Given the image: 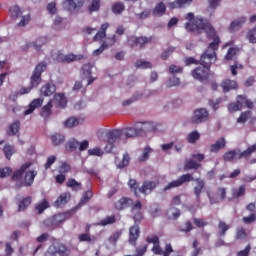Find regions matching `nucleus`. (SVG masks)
<instances>
[{"label": "nucleus", "instance_id": "1", "mask_svg": "<svg viewBox=\"0 0 256 256\" xmlns=\"http://www.w3.org/2000/svg\"><path fill=\"white\" fill-rule=\"evenodd\" d=\"M185 29L188 33H194V35H201L205 31L207 38L212 39V42L208 45L206 51L201 55L199 65L211 69V65L217 61V51H219V45H221V38L217 35V31L211 25L203 20L197 19L195 24H185Z\"/></svg>", "mask_w": 256, "mask_h": 256}, {"label": "nucleus", "instance_id": "2", "mask_svg": "<svg viewBox=\"0 0 256 256\" xmlns=\"http://www.w3.org/2000/svg\"><path fill=\"white\" fill-rule=\"evenodd\" d=\"M191 181H195L196 186L194 187V195L196 197L197 203H201V193H203V189H205V180L201 178L193 177V174L187 173L178 177L177 180L171 181L164 187V191H170V189H175L177 187H181L184 183H191Z\"/></svg>", "mask_w": 256, "mask_h": 256}, {"label": "nucleus", "instance_id": "3", "mask_svg": "<svg viewBox=\"0 0 256 256\" xmlns=\"http://www.w3.org/2000/svg\"><path fill=\"white\" fill-rule=\"evenodd\" d=\"M256 151V144H253L252 146L248 147L246 150L241 151V149H234L227 151L223 155V160L224 161H239L240 159H247L253 155Z\"/></svg>", "mask_w": 256, "mask_h": 256}, {"label": "nucleus", "instance_id": "4", "mask_svg": "<svg viewBox=\"0 0 256 256\" xmlns=\"http://www.w3.org/2000/svg\"><path fill=\"white\" fill-rule=\"evenodd\" d=\"M71 217H73V211H67L48 218L47 220H45V224L47 225V227H52V229H55L57 226L61 225L63 221L71 219Z\"/></svg>", "mask_w": 256, "mask_h": 256}, {"label": "nucleus", "instance_id": "5", "mask_svg": "<svg viewBox=\"0 0 256 256\" xmlns=\"http://www.w3.org/2000/svg\"><path fill=\"white\" fill-rule=\"evenodd\" d=\"M47 69V63L40 62L35 67L33 74L30 78V87H39L41 85V75H43L44 71Z\"/></svg>", "mask_w": 256, "mask_h": 256}, {"label": "nucleus", "instance_id": "6", "mask_svg": "<svg viewBox=\"0 0 256 256\" xmlns=\"http://www.w3.org/2000/svg\"><path fill=\"white\" fill-rule=\"evenodd\" d=\"M191 76L196 81H200V83H205L209 81V77H211V69L205 66H198L191 71Z\"/></svg>", "mask_w": 256, "mask_h": 256}, {"label": "nucleus", "instance_id": "7", "mask_svg": "<svg viewBox=\"0 0 256 256\" xmlns=\"http://www.w3.org/2000/svg\"><path fill=\"white\" fill-rule=\"evenodd\" d=\"M54 59L55 61H57V63H64L66 65H69V63H74V61H81L82 59H85V56L73 53L63 54L61 51H58Z\"/></svg>", "mask_w": 256, "mask_h": 256}, {"label": "nucleus", "instance_id": "8", "mask_svg": "<svg viewBox=\"0 0 256 256\" xmlns=\"http://www.w3.org/2000/svg\"><path fill=\"white\" fill-rule=\"evenodd\" d=\"M48 256H69L71 255V250L65 246V244L56 243L49 246L47 250Z\"/></svg>", "mask_w": 256, "mask_h": 256}, {"label": "nucleus", "instance_id": "9", "mask_svg": "<svg viewBox=\"0 0 256 256\" xmlns=\"http://www.w3.org/2000/svg\"><path fill=\"white\" fill-rule=\"evenodd\" d=\"M151 41H153L152 36L150 37H146V36H140V37H136V36H131L128 39V44L132 49H135V47H139V49H143V47H145V45H148V43H151Z\"/></svg>", "mask_w": 256, "mask_h": 256}, {"label": "nucleus", "instance_id": "10", "mask_svg": "<svg viewBox=\"0 0 256 256\" xmlns=\"http://www.w3.org/2000/svg\"><path fill=\"white\" fill-rule=\"evenodd\" d=\"M209 119V111L205 108H198L194 110V113L191 117V121L193 125H199L201 123H205Z\"/></svg>", "mask_w": 256, "mask_h": 256}, {"label": "nucleus", "instance_id": "11", "mask_svg": "<svg viewBox=\"0 0 256 256\" xmlns=\"http://www.w3.org/2000/svg\"><path fill=\"white\" fill-rule=\"evenodd\" d=\"M121 137H123V131L121 130L114 129L106 133V139L108 145H110V149L115 147V143H117Z\"/></svg>", "mask_w": 256, "mask_h": 256}, {"label": "nucleus", "instance_id": "12", "mask_svg": "<svg viewBox=\"0 0 256 256\" xmlns=\"http://www.w3.org/2000/svg\"><path fill=\"white\" fill-rule=\"evenodd\" d=\"M141 237V229L139 225L135 224L129 228L128 243L133 247H137V241Z\"/></svg>", "mask_w": 256, "mask_h": 256}, {"label": "nucleus", "instance_id": "13", "mask_svg": "<svg viewBox=\"0 0 256 256\" xmlns=\"http://www.w3.org/2000/svg\"><path fill=\"white\" fill-rule=\"evenodd\" d=\"M64 5L68 11H79L85 5V0H64Z\"/></svg>", "mask_w": 256, "mask_h": 256}, {"label": "nucleus", "instance_id": "14", "mask_svg": "<svg viewBox=\"0 0 256 256\" xmlns=\"http://www.w3.org/2000/svg\"><path fill=\"white\" fill-rule=\"evenodd\" d=\"M50 101H53L58 109H65L67 107V98L64 93H56Z\"/></svg>", "mask_w": 256, "mask_h": 256}, {"label": "nucleus", "instance_id": "15", "mask_svg": "<svg viewBox=\"0 0 256 256\" xmlns=\"http://www.w3.org/2000/svg\"><path fill=\"white\" fill-rule=\"evenodd\" d=\"M57 91V86L53 83H46L40 88V95L42 97H51Z\"/></svg>", "mask_w": 256, "mask_h": 256}, {"label": "nucleus", "instance_id": "16", "mask_svg": "<svg viewBox=\"0 0 256 256\" xmlns=\"http://www.w3.org/2000/svg\"><path fill=\"white\" fill-rule=\"evenodd\" d=\"M19 131H21V121L16 120L9 125L6 134L8 137H15V135L19 137Z\"/></svg>", "mask_w": 256, "mask_h": 256}, {"label": "nucleus", "instance_id": "17", "mask_svg": "<svg viewBox=\"0 0 256 256\" xmlns=\"http://www.w3.org/2000/svg\"><path fill=\"white\" fill-rule=\"evenodd\" d=\"M131 205H133V199L122 197L114 204V207L117 211H123V209L131 207Z\"/></svg>", "mask_w": 256, "mask_h": 256}, {"label": "nucleus", "instance_id": "18", "mask_svg": "<svg viewBox=\"0 0 256 256\" xmlns=\"http://www.w3.org/2000/svg\"><path fill=\"white\" fill-rule=\"evenodd\" d=\"M157 185H159V182L144 181L139 189V192L142 193L143 195H147V193H151L157 187Z\"/></svg>", "mask_w": 256, "mask_h": 256}, {"label": "nucleus", "instance_id": "19", "mask_svg": "<svg viewBox=\"0 0 256 256\" xmlns=\"http://www.w3.org/2000/svg\"><path fill=\"white\" fill-rule=\"evenodd\" d=\"M31 167V163L23 164L18 170L14 171L12 175V181H22L23 175Z\"/></svg>", "mask_w": 256, "mask_h": 256}, {"label": "nucleus", "instance_id": "20", "mask_svg": "<svg viewBox=\"0 0 256 256\" xmlns=\"http://www.w3.org/2000/svg\"><path fill=\"white\" fill-rule=\"evenodd\" d=\"M51 115H53V100H49L40 111V116H42L43 119H49Z\"/></svg>", "mask_w": 256, "mask_h": 256}, {"label": "nucleus", "instance_id": "21", "mask_svg": "<svg viewBox=\"0 0 256 256\" xmlns=\"http://www.w3.org/2000/svg\"><path fill=\"white\" fill-rule=\"evenodd\" d=\"M226 146L227 141L225 140V137H221L210 146V153H219V151H221V149H225Z\"/></svg>", "mask_w": 256, "mask_h": 256}, {"label": "nucleus", "instance_id": "22", "mask_svg": "<svg viewBox=\"0 0 256 256\" xmlns=\"http://www.w3.org/2000/svg\"><path fill=\"white\" fill-rule=\"evenodd\" d=\"M43 98H36L34 99L28 106V109H26L24 111V115H31V113H33V111H35L36 109H39V107H41L43 105Z\"/></svg>", "mask_w": 256, "mask_h": 256}, {"label": "nucleus", "instance_id": "23", "mask_svg": "<svg viewBox=\"0 0 256 256\" xmlns=\"http://www.w3.org/2000/svg\"><path fill=\"white\" fill-rule=\"evenodd\" d=\"M193 0H175L168 4L169 9H183L187 7V5H191Z\"/></svg>", "mask_w": 256, "mask_h": 256}, {"label": "nucleus", "instance_id": "24", "mask_svg": "<svg viewBox=\"0 0 256 256\" xmlns=\"http://www.w3.org/2000/svg\"><path fill=\"white\" fill-rule=\"evenodd\" d=\"M247 21L246 17H240L234 21L231 22L229 30L230 33H235V31H239L241 27H243V24Z\"/></svg>", "mask_w": 256, "mask_h": 256}, {"label": "nucleus", "instance_id": "25", "mask_svg": "<svg viewBox=\"0 0 256 256\" xmlns=\"http://www.w3.org/2000/svg\"><path fill=\"white\" fill-rule=\"evenodd\" d=\"M68 201H71V193L64 192L57 198L54 205L55 207H63V205H67Z\"/></svg>", "mask_w": 256, "mask_h": 256}, {"label": "nucleus", "instance_id": "26", "mask_svg": "<svg viewBox=\"0 0 256 256\" xmlns=\"http://www.w3.org/2000/svg\"><path fill=\"white\" fill-rule=\"evenodd\" d=\"M221 87H222L224 93H229V91H231V89H237L238 85H237V81H235V80L225 79L221 83Z\"/></svg>", "mask_w": 256, "mask_h": 256}, {"label": "nucleus", "instance_id": "27", "mask_svg": "<svg viewBox=\"0 0 256 256\" xmlns=\"http://www.w3.org/2000/svg\"><path fill=\"white\" fill-rule=\"evenodd\" d=\"M121 131L122 135H124V137H126L127 139L137 137V135H141V131L139 130V128L130 127L124 128Z\"/></svg>", "mask_w": 256, "mask_h": 256}, {"label": "nucleus", "instance_id": "28", "mask_svg": "<svg viewBox=\"0 0 256 256\" xmlns=\"http://www.w3.org/2000/svg\"><path fill=\"white\" fill-rule=\"evenodd\" d=\"M45 43H47V37H39L34 43H27L26 44V49H29L31 47H34V49H36V51H39L41 49V47H43V45H45Z\"/></svg>", "mask_w": 256, "mask_h": 256}, {"label": "nucleus", "instance_id": "29", "mask_svg": "<svg viewBox=\"0 0 256 256\" xmlns=\"http://www.w3.org/2000/svg\"><path fill=\"white\" fill-rule=\"evenodd\" d=\"M201 163L195 161L193 158H189L184 163V171H191L193 169H200Z\"/></svg>", "mask_w": 256, "mask_h": 256}, {"label": "nucleus", "instance_id": "30", "mask_svg": "<svg viewBox=\"0 0 256 256\" xmlns=\"http://www.w3.org/2000/svg\"><path fill=\"white\" fill-rule=\"evenodd\" d=\"M107 29H109V23L102 24L100 30L94 36V41L105 39L107 37Z\"/></svg>", "mask_w": 256, "mask_h": 256}, {"label": "nucleus", "instance_id": "31", "mask_svg": "<svg viewBox=\"0 0 256 256\" xmlns=\"http://www.w3.org/2000/svg\"><path fill=\"white\" fill-rule=\"evenodd\" d=\"M153 15H156L157 17H163L165 13H167V6H165V3L159 2L156 4L154 9L152 10Z\"/></svg>", "mask_w": 256, "mask_h": 256}, {"label": "nucleus", "instance_id": "32", "mask_svg": "<svg viewBox=\"0 0 256 256\" xmlns=\"http://www.w3.org/2000/svg\"><path fill=\"white\" fill-rule=\"evenodd\" d=\"M195 227H193V222L191 220H186L182 225L178 226V231L180 233H191Z\"/></svg>", "mask_w": 256, "mask_h": 256}, {"label": "nucleus", "instance_id": "33", "mask_svg": "<svg viewBox=\"0 0 256 256\" xmlns=\"http://www.w3.org/2000/svg\"><path fill=\"white\" fill-rule=\"evenodd\" d=\"M3 153L8 161H11V157L17 153L15 146L11 144H5L3 148Z\"/></svg>", "mask_w": 256, "mask_h": 256}, {"label": "nucleus", "instance_id": "34", "mask_svg": "<svg viewBox=\"0 0 256 256\" xmlns=\"http://www.w3.org/2000/svg\"><path fill=\"white\" fill-rule=\"evenodd\" d=\"M78 147L79 141H77V139L75 138L68 140L65 144V149L68 153H73V151H77Z\"/></svg>", "mask_w": 256, "mask_h": 256}, {"label": "nucleus", "instance_id": "35", "mask_svg": "<svg viewBox=\"0 0 256 256\" xmlns=\"http://www.w3.org/2000/svg\"><path fill=\"white\" fill-rule=\"evenodd\" d=\"M66 187H69L72 191H81L83 189V185L77 182L75 178H69L66 182Z\"/></svg>", "mask_w": 256, "mask_h": 256}, {"label": "nucleus", "instance_id": "36", "mask_svg": "<svg viewBox=\"0 0 256 256\" xmlns=\"http://www.w3.org/2000/svg\"><path fill=\"white\" fill-rule=\"evenodd\" d=\"M139 130L140 133H152L153 131H157V127H155L153 122H143Z\"/></svg>", "mask_w": 256, "mask_h": 256}, {"label": "nucleus", "instance_id": "37", "mask_svg": "<svg viewBox=\"0 0 256 256\" xmlns=\"http://www.w3.org/2000/svg\"><path fill=\"white\" fill-rule=\"evenodd\" d=\"M35 177H37V171H28L25 174L24 183L26 187H31L32 183L35 181Z\"/></svg>", "mask_w": 256, "mask_h": 256}, {"label": "nucleus", "instance_id": "38", "mask_svg": "<svg viewBox=\"0 0 256 256\" xmlns=\"http://www.w3.org/2000/svg\"><path fill=\"white\" fill-rule=\"evenodd\" d=\"M81 123V119H78L77 117H70L66 119L63 123L64 127L67 129H73V127H77Z\"/></svg>", "mask_w": 256, "mask_h": 256}, {"label": "nucleus", "instance_id": "39", "mask_svg": "<svg viewBox=\"0 0 256 256\" xmlns=\"http://www.w3.org/2000/svg\"><path fill=\"white\" fill-rule=\"evenodd\" d=\"M128 186L130 188V191H132V193H134L135 197H139V190L141 189V187H139V182H137V180L135 179H130L128 181Z\"/></svg>", "mask_w": 256, "mask_h": 256}, {"label": "nucleus", "instance_id": "40", "mask_svg": "<svg viewBox=\"0 0 256 256\" xmlns=\"http://www.w3.org/2000/svg\"><path fill=\"white\" fill-rule=\"evenodd\" d=\"M51 141L55 147L62 145V143H65V135L59 133L53 134L51 136Z\"/></svg>", "mask_w": 256, "mask_h": 256}, {"label": "nucleus", "instance_id": "41", "mask_svg": "<svg viewBox=\"0 0 256 256\" xmlns=\"http://www.w3.org/2000/svg\"><path fill=\"white\" fill-rule=\"evenodd\" d=\"M32 198L31 196H28L26 198H23L19 203H18V212L21 213V211H25L29 205H31Z\"/></svg>", "mask_w": 256, "mask_h": 256}, {"label": "nucleus", "instance_id": "42", "mask_svg": "<svg viewBox=\"0 0 256 256\" xmlns=\"http://www.w3.org/2000/svg\"><path fill=\"white\" fill-rule=\"evenodd\" d=\"M129 163H131V156H129V153H124L122 160L117 164L118 169H125V167L129 166Z\"/></svg>", "mask_w": 256, "mask_h": 256}, {"label": "nucleus", "instance_id": "43", "mask_svg": "<svg viewBox=\"0 0 256 256\" xmlns=\"http://www.w3.org/2000/svg\"><path fill=\"white\" fill-rule=\"evenodd\" d=\"M91 199H93V191L88 190V191L84 192V194L78 204L79 207H83V205H85L86 203H89V201H91Z\"/></svg>", "mask_w": 256, "mask_h": 256}, {"label": "nucleus", "instance_id": "44", "mask_svg": "<svg viewBox=\"0 0 256 256\" xmlns=\"http://www.w3.org/2000/svg\"><path fill=\"white\" fill-rule=\"evenodd\" d=\"M113 223H117V217L115 215L107 216L106 218L102 219L98 225L101 227H107V225H113Z\"/></svg>", "mask_w": 256, "mask_h": 256}, {"label": "nucleus", "instance_id": "45", "mask_svg": "<svg viewBox=\"0 0 256 256\" xmlns=\"http://www.w3.org/2000/svg\"><path fill=\"white\" fill-rule=\"evenodd\" d=\"M111 9L114 15H121L125 11V5L121 2H116L112 5Z\"/></svg>", "mask_w": 256, "mask_h": 256}, {"label": "nucleus", "instance_id": "46", "mask_svg": "<svg viewBox=\"0 0 256 256\" xmlns=\"http://www.w3.org/2000/svg\"><path fill=\"white\" fill-rule=\"evenodd\" d=\"M229 228V225L225 221H220L218 223L219 237H225V235H227V231H229Z\"/></svg>", "mask_w": 256, "mask_h": 256}, {"label": "nucleus", "instance_id": "47", "mask_svg": "<svg viewBox=\"0 0 256 256\" xmlns=\"http://www.w3.org/2000/svg\"><path fill=\"white\" fill-rule=\"evenodd\" d=\"M247 189L245 188V185L239 186V189H235L232 191V199H240V197H243L246 193Z\"/></svg>", "mask_w": 256, "mask_h": 256}, {"label": "nucleus", "instance_id": "48", "mask_svg": "<svg viewBox=\"0 0 256 256\" xmlns=\"http://www.w3.org/2000/svg\"><path fill=\"white\" fill-rule=\"evenodd\" d=\"M141 97H143V94L136 93L131 98L124 100L122 102V105H123V107H128V105H133V103H135V101H139V99H141Z\"/></svg>", "mask_w": 256, "mask_h": 256}, {"label": "nucleus", "instance_id": "49", "mask_svg": "<svg viewBox=\"0 0 256 256\" xmlns=\"http://www.w3.org/2000/svg\"><path fill=\"white\" fill-rule=\"evenodd\" d=\"M237 53H239V48L230 47L225 55L226 61H233V58L237 56Z\"/></svg>", "mask_w": 256, "mask_h": 256}, {"label": "nucleus", "instance_id": "50", "mask_svg": "<svg viewBox=\"0 0 256 256\" xmlns=\"http://www.w3.org/2000/svg\"><path fill=\"white\" fill-rule=\"evenodd\" d=\"M134 65L136 69H151L153 67L151 62L141 59L137 60Z\"/></svg>", "mask_w": 256, "mask_h": 256}, {"label": "nucleus", "instance_id": "51", "mask_svg": "<svg viewBox=\"0 0 256 256\" xmlns=\"http://www.w3.org/2000/svg\"><path fill=\"white\" fill-rule=\"evenodd\" d=\"M236 240H245L247 239V230L243 228V226H240L236 229V235H235Z\"/></svg>", "mask_w": 256, "mask_h": 256}, {"label": "nucleus", "instance_id": "52", "mask_svg": "<svg viewBox=\"0 0 256 256\" xmlns=\"http://www.w3.org/2000/svg\"><path fill=\"white\" fill-rule=\"evenodd\" d=\"M201 139V134H199L197 131H192L187 135V141L188 143H197Z\"/></svg>", "mask_w": 256, "mask_h": 256}, {"label": "nucleus", "instance_id": "53", "mask_svg": "<svg viewBox=\"0 0 256 256\" xmlns=\"http://www.w3.org/2000/svg\"><path fill=\"white\" fill-rule=\"evenodd\" d=\"M78 239H79L80 243H83V242L92 243V241H95V237L91 236L90 233L80 234Z\"/></svg>", "mask_w": 256, "mask_h": 256}, {"label": "nucleus", "instance_id": "54", "mask_svg": "<svg viewBox=\"0 0 256 256\" xmlns=\"http://www.w3.org/2000/svg\"><path fill=\"white\" fill-rule=\"evenodd\" d=\"M101 7V0H92L91 4L88 6L89 13L99 11Z\"/></svg>", "mask_w": 256, "mask_h": 256}, {"label": "nucleus", "instance_id": "55", "mask_svg": "<svg viewBox=\"0 0 256 256\" xmlns=\"http://www.w3.org/2000/svg\"><path fill=\"white\" fill-rule=\"evenodd\" d=\"M151 151H153L151 147H145L142 155L138 158V161H140L141 163L147 161V159H149V155H151Z\"/></svg>", "mask_w": 256, "mask_h": 256}, {"label": "nucleus", "instance_id": "56", "mask_svg": "<svg viewBox=\"0 0 256 256\" xmlns=\"http://www.w3.org/2000/svg\"><path fill=\"white\" fill-rule=\"evenodd\" d=\"M216 195L219 197L220 201H225L227 199V188L218 187L216 190Z\"/></svg>", "mask_w": 256, "mask_h": 256}, {"label": "nucleus", "instance_id": "57", "mask_svg": "<svg viewBox=\"0 0 256 256\" xmlns=\"http://www.w3.org/2000/svg\"><path fill=\"white\" fill-rule=\"evenodd\" d=\"M251 119V111L242 112L237 119V123H246Z\"/></svg>", "mask_w": 256, "mask_h": 256}, {"label": "nucleus", "instance_id": "58", "mask_svg": "<svg viewBox=\"0 0 256 256\" xmlns=\"http://www.w3.org/2000/svg\"><path fill=\"white\" fill-rule=\"evenodd\" d=\"M172 53H175V47H169L166 50H164L160 56L162 61H167V58L171 57Z\"/></svg>", "mask_w": 256, "mask_h": 256}, {"label": "nucleus", "instance_id": "59", "mask_svg": "<svg viewBox=\"0 0 256 256\" xmlns=\"http://www.w3.org/2000/svg\"><path fill=\"white\" fill-rule=\"evenodd\" d=\"M9 11L11 17H13L14 19H17V17H19L22 13L21 8H19V6L17 5L10 7Z\"/></svg>", "mask_w": 256, "mask_h": 256}, {"label": "nucleus", "instance_id": "60", "mask_svg": "<svg viewBox=\"0 0 256 256\" xmlns=\"http://www.w3.org/2000/svg\"><path fill=\"white\" fill-rule=\"evenodd\" d=\"M93 69V65L91 63H86L82 66V74L85 75L86 77L91 76Z\"/></svg>", "mask_w": 256, "mask_h": 256}, {"label": "nucleus", "instance_id": "61", "mask_svg": "<svg viewBox=\"0 0 256 256\" xmlns=\"http://www.w3.org/2000/svg\"><path fill=\"white\" fill-rule=\"evenodd\" d=\"M31 22V14H27L21 17L18 27H25Z\"/></svg>", "mask_w": 256, "mask_h": 256}, {"label": "nucleus", "instance_id": "62", "mask_svg": "<svg viewBox=\"0 0 256 256\" xmlns=\"http://www.w3.org/2000/svg\"><path fill=\"white\" fill-rule=\"evenodd\" d=\"M11 173H13L11 167L0 168V179L11 176Z\"/></svg>", "mask_w": 256, "mask_h": 256}, {"label": "nucleus", "instance_id": "63", "mask_svg": "<svg viewBox=\"0 0 256 256\" xmlns=\"http://www.w3.org/2000/svg\"><path fill=\"white\" fill-rule=\"evenodd\" d=\"M49 208V202L47 200L42 201L40 204L36 205L35 209L39 214L43 213L45 209Z\"/></svg>", "mask_w": 256, "mask_h": 256}, {"label": "nucleus", "instance_id": "64", "mask_svg": "<svg viewBox=\"0 0 256 256\" xmlns=\"http://www.w3.org/2000/svg\"><path fill=\"white\" fill-rule=\"evenodd\" d=\"M249 43H256V30L255 28L251 29L248 31L247 35H246Z\"/></svg>", "mask_w": 256, "mask_h": 256}]
</instances>
